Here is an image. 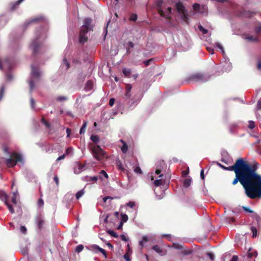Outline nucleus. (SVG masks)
<instances>
[{
    "label": "nucleus",
    "instance_id": "c756f323",
    "mask_svg": "<svg viewBox=\"0 0 261 261\" xmlns=\"http://www.w3.org/2000/svg\"><path fill=\"white\" fill-rule=\"evenodd\" d=\"M191 183V179L190 178H187L184 181V186L187 188H188Z\"/></svg>",
    "mask_w": 261,
    "mask_h": 261
},
{
    "label": "nucleus",
    "instance_id": "9d476101",
    "mask_svg": "<svg viewBox=\"0 0 261 261\" xmlns=\"http://www.w3.org/2000/svg\"><path fill=\"white\" fill-rule=\"evenodd\" d=\"M31 74L35 78H39L40 75V73L39 71V69L38 67H34V66H31Z\"/></svg>",
    "mask_w": 261,
    "mask_h": 261
},
{
    "label": "nucleus",
    "instance_id": "f8f14e48",
    "mask_svg": "<svg viewBox=\"0 0 261 261\" xmlns=\"http://www.w3.org/2000/svg\"><path fill=\"white\" fill-rule=\"evenodd\" d=\"M92 248L95 251H99L106 258L107 257V252L105 249L100 248L98 245H96L92 246Z\"/></svg>",
    "mask_w": 261,
    "mask_h": 261
},
{
    "label": "nucleus",
    "instance_id": "dca6fc26",
    "mask_svg": "<svg viewBox=\"0 0 261 261\" xmlns=\"http://www.w3.org/2000/svg\"><path fill=\"white\" fill-rule=\"evenodd\" d=\"M205 255L206 259H210L213 261L215 259V254L212 252H207L205 254Z\"/></svg>",
    "mask_w": 261,
    "mask_h": 261
},
{
    "label": "nucleus",
    "instance_id": "bf43d9fd",
    "mask_svg": "<svg viewBox=\"0 0 261 261\" xmlns=\"http://www.w3.org/2000/svg\"><path fill=\"white\" fill-rule=\"evenodd\" d=\"M152 61H153L152 59H150L149 60L144 61L143 62V63L145 64V66H147L150 64V62H152Z\"/></svg>",
    "mask_w": 261,
    "mask_h": 261
},
{
    "label": "nucleus",
    "instance_id": "0e129e2a",
    "mask_svg": "<svg viewBox=\"0 0 261 261\" xmlns=\"http://www.w3.org/2000/svg\"><path fill=\"white\" fill-rule=\"evenodd\" d=\"M132 86L130 84H127L125 86V90L127 92H130L132 89Z\"/></svg>",
    "mask_w": 261,
    "mask_h": 261
},
{
    "label": "nucleus",
    "instance_id": "3c124183",
    "mask_svg": "<svg viewBox=\"0 0 261 261\" xmlns=\"http://www.w3.org/2000/svg\"><path fill=\"white\" fill-rule=\"evenodd\" d=\"M226 222L229 223H233L235 222V219L233 217H228L226 219Z\"/></svg>",
    "mask_w": 261,
    "mask_h": 261
},
{
    "label": "nucleus",
    "instance_id": "20e7f679",
    "mask_svg": "<svg viewBox=\"0 0 261 261\" xmlns=\"http://www.w3.org/2000/svg\"><path fill=\"white\" fill-rule=\"evenodd\" d=\"M22 156L21 154L14 152L10 155V158L7 159L6 164L8 167H14L17 162H21Z\"/></svg>",
    "mask_w": 261,
    "mask_h": 261
},
{
    "label": "nucleus",
    "instance_id": "b1692460",
    "mask_svg": "<svg viewBox=\"0 0 261 261\" xmlns=\"http://www.w3.org/2000/svg\"><path fill=\"white\" fill-rule=\"evenodd\" d=\"M93 88V83L91 81H88L85 85V89L86 91H90Z\"/></svg>",
    "mask_w": 261,
    "mask_h": 261
},
{
    "label": "nucleus",
    "instance_id": "13d9d810",
    "mask_svg": "<svg viewBox=\"0 0 261 261\" xmlns=\"http://www.w3.org/2000/svg\"><path fill=\"white\" fill-rule=\"evenodd\" d=\"M137 19V15L136 14H133L130 17V20L132 21H136Z\"/></svg>",
    "mask_w": 261,
    "mask_h": 261
},
{
    "label": "nucleus",
    "instance_id": "09e8293b",
    "mask_svg": "<svg viewBox=\"0 0 261 261\" xmlns=\"http://www.w3.org/2000/svg\"><path fill=\"white\" fill-rule=\"evenodd\" d=\"M255 127V123L253 121H249L248 124V128L253 129Z\"/></svg>",
    "mask_w": 261,
    "mask_h": 261
},
{
    "label": "nucleus",
    "instance_id": "9b49d317",
    "mask_svg": "<svg viewBox=\"0 0 261 261\" xmlns=\"http://www.w3.org/2000/svg\"><path fill=\"white\" fill-rule=\"evenodd\" d=\"M176 8L177 12L180 14L187 12L184 6L181 3L179 2L177 3L176 5Z\"/></svg>",
    "mask_w": 261,
    "mask_h": 261
},
{
    "label": "nucleus",
    "instance_id": "680f3d73",
    "mask_svg": "<svg viewBox=\"0 0 261 261\" xmlns=\"http://www.w3.org/2000/svg\"><path fill=\"white\" fill-rule=\"evenodd\" d=\"M57 100L58 101H63V100H67V97L66 96H60L58 97Z\"/></svg>",
    "mask_w": 261,
    "mask_h": 261
},
{
    "label": "nucleus",
    "instance_id": "1a4fd4ad",
    "mask_svg": "<svg viewBox=\"0 0 261 261\" xmlns=\"http://www.w3.org/2000/svg\"><path fill=\"white\" fill-rule=\"evenodd\" d=\"M152 249L158 253L160 255H164L166 254V251L159 245H154Z\"/></svg>",
    "mask_w": 261,
    "mask_h": 261
},
{
    "label": "nucleus",
    "instance_id": "423d86ee",
    "mask_svg": "<svg viewBox=\"0 0 261 261\" xmlns=\"http://www.w3.org/2000/svg\"><path fill=\"white\" fill-rule=\"evenodd\" d=\"M207 80V79L205 77L204 74L202 73H195L191 75L188 81H193L195 82H205Z\"/></svg>",
    "mask_w": 261,
    "mask_h": 261
},
{
    "label": "nucleus",
    "instance_id": "603ef678",
    "mask_svg": "<svg viewBox=\"0 0 261 261\" xmlns=\"http://www.w3.org/2000/svg\"><path fill=\"white\" fill-rule=\"evenodd\" d=\"M39 18H34V19H32L31 20H30V21H29L27 24H26V25L27 27L29 26L30 24H32V23L33 22H37L39 20Z\"/></svg>",
    "mask_w": 261,
    "mask_h": 261
},
{
    "label": "nucleus",
    "instance_id": "e433bc0d",
    "mask_svg": "<svg viewBox=\"0 0 261 261\" xmlns=\"http://www.w3.org/2000/svg\"><path fill=\"white\" fill-rule=\"evenodd\" d=\"M17 195V192H13L12 197L11 198L12 202L14 204H16V203H17V201H16Z\"/></svg>",
    "mask_w": 261,
    "mask_h": 261
},
{
    "label": "nucleus",
    "instance_id": "393cba45",
    "mask_svg": "<svg viewBox=\"0 0 261 261\" xmlns=\"http://www.w3.org/2000/svg\"><path fill=\"white\" fill-rule=\"evenodd\" d=\"M251 231L252 233V237L253 238H256L257 236V230L255 227L254 226H251L250 227Z\"/></svg>",
    "mask_w": 261,
    "mask_h": 261
},
{
    "label": "nucleus",
    "instance_id": "4d7b16f0",
    "mask_svg": "<svg viewBox=\"0 0 261 261\" xmlns=\"http://www.w3.org/2000/svg\"><path fill=\"white\" fill-rule=\"evenodd\" d=\"M161 170L159 169H156L155 171V173L158 175H159V177H163L164 175L163 174H161Z\"/></svg>",
    "mask_w": 261,
    "mask_h": 261
},
{
    "label": "nucleus",
    "instance_id": "37998d69",
    "mask_svg": "<svg viewBox=\"0 0 261 261\" xmlns=\"http://www.w3.org/2000/svg\"><path fill=\"white\" fill-rule=\"evenodd\" d=\"M254 14V12H251V11H245L244 12V15L248 17H252Z\"/></svg>",
    "mask_w": 261,
    "mask_h": 261
},
{
    "label": "nucleus",
    "instance_id": "8fccbe9b",
    "mask_svg": "<svg viewBox=\"0 0 261 261\" xmlns=\"http://www.w3.org/2000/svg\"><path fill=\"white\" fill-rule=\"evenodd\" d=\"M193 8L195 11H199L200 9V5L197 3H195L193 5Z\"/></svg>",
    "mask_w": 261,
    "mask_h": 261
},
{
    "label": "nucleus",
    "instance_id": "ddd939ff",
    "mask_svg": "<svg viewBox=\"0 0 261 261\" xmlns=\"http://www.w3.org/2000/svg\"><path fill=\"white\" fill-rule=\"evenodd\" d=\"M193 252L194 251L192 249L184 247V249H182L181 250V253L184 255H189L193 254Z\"/></svg>",
    "mask_w": 261,
    "mask_h": 261
},
{
    "label": "nucleus",
    "instance_id": "338daca9",
    "mask_svg": "<svg viewBox=\"0 0 261 261\" xmlns=\"http://www.w3.org/2000/svg\"><path fill=\"white\" fill-rule=\"evenodd\" d=\"M126 205L131 208H133L135 205V203L133 201H130L128 203H127Z\"/></svg>",
    "mask_w": 261,
    "mask_h": 261
},
{
    "label": "nucleus",
    "instance_id": "052dcab7",
    "mask_svg": "<svg viewBox=\"0 0 261 261\" xmlns=\"http://www.w3.org/2000/svg\"><path fill=\"white\" fill-rule=\"evenodd\" d=\"M20 231L22 232V233L25 234L26 232L27 231V228L24 226H21L20 228Z\"/></svg>",
    "mask_w": 261,
    "mask_h": 261
},
{
    "label": "nucleus",
    "instance_id": "cd10ccee",
    "mask_svg": "<svg viewBox=\"0 0 261 261\" xmlns=\"http://www.w3.org/2000/svg\"><path fill=\"white\" fill-rule=\"evenodd\" d=\"M123 73L126 77H129L131 73V70L128 68H124L122 70Z\"/></svg>",
    "mask_w": 261,
    "mask_h": 261
},
{
    "label": "nucleus",
    "instance_id": "412c9836",
    "mask_svg": "<svg viewBox=\"0 0 261 261\" xmlns=\"http://www.w3.org/2000/svg\"><path fill=\"white\" fill-rule=\"evenodd\" d=\"M116 165L117 168L119 170H121L122 171H124L125 170V168L122 165L121 162L119 160H118L117 161H116Z\"/></svg>",
    "mask_w": 261,
    "mask_h": 261
},
{
    "label": "nucleus",
    "instance_id": "473e14b6",
    "mask_svg": "<svg viewBox=\"0 0 261 261\" xmlns=\"http://www.w3.org/2000/svg\"><path fill=\"white\" fill-rule=\"evenodd\" d=\"M85 193V191L84 189H82L79 191H78L75 197L76 199H79L80 198H81Z\"/></svg>",
    "mask_w": 261,
    "mask_h": 261
},
{
    "label": "nucleus",
    "instance_id": "6e6552de",
    "mask_svg": "<svg viewBox=\"0 0 261 261\" xmlns=\"http://www.w3.org/2000/svg\"><path fill=\"white\" fill-rule=\"evenodd\" d=\"M172 12V8L171 7H168L167 8V13L168 14L166 15L165 12L161 9H159L158 10L159 13L160 14V15L163 17H165L166 19L168 20H170L171 17L170 16V14H171Z\"/></svg>",
    "mask_w": 261,
    "mask_h": 261
},
{
    "label": "nucleus",
    "instance_id": "aec40b11",
    "mask_svg": "<svg viewBox=\"0 0 261 261\" xmlns=\"http://www.w3.org/2000/svg\"><path fill=\"white\" fill-rule=\"evenodd\" d=\"M120 142L123 143V145L121 148V151L123 153H126L128 149L127 145L123 140H120Z\"/></svg>",
    "mask_w": 261,
    "mask_h": 261
},
{
    "label": "nucleus",
    "instance_id": "864d4df0",
    "mask_svg": "<svg viewBox=\"0 0 261 261\" xmlns=\"http://www.w3.org/2000/svg\"><path fill=\"white\" fill-rule=\"evenodd\" d=\"M21 253L24 255H27L28 254V248L27 247H25L21 250Z\"/></svg>",
    "mask_w": 261,
    "mask_h": 261
},
{
    "label": "nucleus",
    "instance_id": "2eb2a0df",
    "mask_svg": "<svg viewBox=\"0 0 261 261\" xmlns=\"http://www.w3.org/2000/svg\"><path fill=\"white\" fill-rule=\"evenodd\" d=\"M97 180H98V177L96 176H92V177L87 176L85 177V179H84V180L87 182L92 181L93 182H96Z\"/></svg>",
    "mask_w": 261,
    "mask_h": 261
},
{
    "label": "nucleus",
    "instance_id": "5fc2aeb1",
    "mask_svg": "<svg viewBox=\"0 0 261 261\" xmlns=\"http://www.w3.org/2000/svg\"><path fill=\"white\" fill-rule=\"evenodd\" d=\"M134 172L136 173L142 174V172L141 168L139 167H136L134 169Z\"/></svg>",
    "mask_w": 261,
    "mask_h": 261
},
{
    "label": "nucleus",
    "instance_id": "5701e85b",
    "mask_svg": "<svg viewBox=\"0 0 261 261\" xmlns=\"http://www.w3.org/2000/svg\"><path fill=\"white\" fill-rule=\"evenodd\" d=\"M246 39L251 42H258V38L256 36H253L252 35H248L246 37Z\"/></svg>",
    "mask_w": 261,
    "mask_h": 261
},
{
    "label": "nucleus",
    "instance_id": "bb28decb",
    "mask_svg": "<svg viewBox=\"0 0 261 261\" xmlns=\"http://www.w3.org/2000/svg\"><path fill=\"white\" fill-rule=\"evenodd\" d=\"M91 140L94 143H97L99 142V138L97 135H92L90 137Z\"/></svg>",
    "mask_w": 261,
    "mask_h": 261
},
{
    "label": "nucleus",
    "instance_id": "a18cd8bd",
    "mask_svg": "<svg viewBox=\"0 0 261 261\" xmlns=\"http://www.w3.org/2000/svg\"><path fill=\"white\" fill-rule=\"evenodd\" d=\"M173 246L175 248L177 249H181V250L184 249V246L180 244H174Z\"/></svg>",
    "mask_w": 261,
    "mask_h": 261
},
{
    "label": "nucleus",
    "instance_id": "2f4dec72",
    "mask_svg": "<svg viewBox=\"0 0 261 261\" xmlns=\"http://www.w3.org/2000/svg\"><path fill=\"white\" fill-rule=\"evenodd\" d=\"M62 65L63 66H65L66 70H67L70 67V64L68 62L66 58L63 59Z\"/></svg>",
    "mask_w": 261,
    "mask_h": 261
},
{
    "label": "nucleus",
    "instance_id": "f257e3e1",
    "mask_svg": "<svg viewBox=\"0 0 261 261\" xmlns=\"http://www.w3.org/2000/svg\"><path fill=\"white\" fill-rule=\"evenodd\" d=\"M217 164L225 170L234 171L235 178L231 184L235 186L239 182L248 197L252 199L261 198V175L257 172V164L252 165L243 158L237 159L232 166L229 167Z\"/></svg>",
    "mask_w": 261,
    "mask_h": 261
},
{
    "label": "nucleus",
    "instance_id": "c85d7f7f",
    "mask_svg": "<svg viewBox=\"0 0 261 261\" xmlns=\"http://www.w3.org/2000/svg\"><path fill=\"white\" fill-rule=\"evenodd\" d=\"M148 241V237L147 236H143L142 240L139 242V245L142 247L144 246V243H145Z\"/></svg>",
    "mask_w": 261,
    "mask_h": 261
},
{
    "label": "nucleus",
    "instance_id": "774afa93",
    "mask_svg": "<svg viewBox=\"0 0 261 261\" xmlns=\"http://www.w3.org/2000/svg\"><path fill=\"white\" fill-rule=\"evenodd\" d=\"M257 109L258 110H261V99L259 100L257 102Z\"/></svg>",
    "mask_w": 261,
    "mask_h": 261
},
{
    "label": "nucleus",
    "instance_id": "0eeeda50",
    "mask_svg": "<svg viewBox=\"0 0 261 261\" xmlns=\"http://www.w3.org/2000/svg\"><path fill=\"white\" fill-rule=\"evenodd\" d=\"M222 259L223 261H225V260H228V261H238V256L237 255H233L231 256L230 253H226L223 255Z\"/></svg>",
    "mask_w": 261,
    "mask_h": 261
},
{
    "label": "nucleus",
    "instance_id": "79ce46f5",
    "mask_svg": "<svg viewBox=\"0 0 261 261\" xmlns=\"http://www.w3.org/2000/svg\"><path fill=\"white\" fill-rule=\"evenodd\" d=\"M198 28L199 31H201L203 34H206L208 33V31L204 29L201 25H198Z\"/></svg>",
    "mask_w": 261,
    "mask_h": 261
},
{
    "label": "nucleus",
    "instance_id": "de8ad7c7",
    "mask_svg": "<svg viewBox=\"0 0 261 261\" xmlns=\"http://www.w3.org/2000/svg\"><path fill=\"white\" fill-rule=\"evenodd\" d=\"M5 88L4 86L1 87L0 89V101L2 99L4 94Z\"/></svg>",
    "mask_w": 261,
    "mask_h": 261
},
{
    "label": "nucleus",
    "instance_id": "4be33fe9",
    "mask_svg": "<svg viewBox=\"0 0 261 261\" xmlns=\"http://www.w3.org/2000/svg\"><path fill=\"white\" fill-rule=\"evenodd\" d=\"M159 179L155 180L154 181V184L155 186L158 187L165 184V181L163 179V177H160Z\"/></svg>",
    "mask_w": 261,
    "mask_h": 261
},
{
    "label": "nucleus",
    "instance_id": "ea45409f",
    "mask_svg": "<svg viewBox=\"0 0 261 261\" xmlns=\"http://www.w3.org/2000/svg\"><path fill=\"white\" fill-rule=\"evenodd\" d=\"M107 232L115 238H117L118 237V236L117 234V233L114 231L113 230H109L107 231Z\"/></svg>",
    "mask_w": 261,
    "mask_h": 261
},
{
    "label": "nucleus",
    "instance_id": "4c0bfd02",
    "mask_svg": "<svg viewBox=\"0 0 261 261\" xmlns=\"http://www.w3.org/2000/svg\"><path fill=\"white\" fill-rule=\"evenodd\" d=\"M84 249V245H79L76 246L75 249V251L77 253H80Z\"/></svg>",
    "mask_w": 261,
    "mask_h": 261
},
{
    "label": "nucleus",
    "instance_id": "7c9ffc66",
    "mask_svg": "<svg viewBox=\"0 0 261 261\" xmlns=\"http://www.w3.org/2000/svg\"><path fill=\"white\" fill-rule=\"evenodd\" d=\"M238 125L236 123H232L229 126V130L231 133H232L234 130L237 127Z\"/></svg>",
    "mask_w": 261,
    "mask_h": 261
},
{
    "label": "nucleus",
    "instance_id": "a878e982",
    "mask_svg": "<svg viewBox=\"0 0 261 261\" xmlns=\"http://www.w3.org/2000/svg\"><path fill=\"white\" fill-rule=\"evenodd\" d=\"M128 46L126 48V54H129L130 53V49L134 47V43L133 42L129 41L127 43Z\"/></svg>",
    "mask_w": 261,
    "mask_h": 261
},
{
    "label": "nucleus",
    "instance_id": "39448f33",
    "mask_svg": "<svg viewBox=\"0 0 261 261\" xmlns=\"http://www.w3.org/2000/svg\"><path fill=\"white\" fill-rule=\"evenodd\" d=\"M41 33L38 35H36V38L32 41L30 45L31 48L33 49V52L34 55L36 54L39 50V48L41 46V42L39 41L40 38Z\"/></svg>",
    "mask_w": 261,
    "mask_h": 261
},
{
    "label": "nucleus",
    "instance_id": "7ed1b4c3",
    "mask_svg": "<svg viewBox=\"0 0 261 261\" xmlns=\"http://www.w3.org/2000/svg\"><path fill=\"white\" fill-rule=\"evenodd\" d=\"M89 149L93 156L98 161H101L106 158V152L99 145L90 144Z\"/></svg>",
    "mask_w": 261,
    "mask_h": 261
},
{
    "label": "nucleus",
    "instance_id": "49530a36",
    "mask_svg": "<svg viewBox=\"0 0 261 261\" xmlns=\"http://www.w3.org/2000/svg\"><path fill=\"white\" fill-rule=\"evenodd\" d=\"M41 122L44 124L46 127L49 128L50 127V124L44 118L41 119Z\"/></svg>",
    "mask_w": 261,
    "mask_h": 261
},
{
    "label": "nucleus",
    "instance_id": "6e6d98bb",
    "mask_svg": "<svg viewBox=\"0 0 261 261\" xmlns=\"http://www.w3.org/2000/svg\"><path fill=\"white\" fill-rule=\"evenodd\" d=\"M38 205L39 206L41 207L43 206L44 205V201L43 200L42 198H39L38 201Z\"/></svg>",
    "mask_w": 261,
    "mask_h": 261
},
{
    "label": "nucleus",
    "instance_id": "e2e57ef3",
    "mask_svg": "<svg viewBox=\"0 0 261 261\" xmlns=\"http://www.w3.org/2000/svg\"><path fill=\"white\" fill-rule=\"evenodd\" d=\"M243 209L246 212L252 213H253V211H252L250 208L243 206Z\"/></svg>",
    "mask_w": 261,
    "mask_h": 261
},
{
    "label": "nucleus",
    "instance_id": "a211bd4d",
    "mask_svg": "<svg viewBox=\"0 0 261 261\" xmlns=\"http://www.w3.org/2000/svg\"><path fill=\"white\" fill-rule=\"evenodd\" d=\"M247 259H251L252 257H256L257 255V252L256 251H251L249 250L247 254Z\"/></svg>",
    "mask_w": 261,
    "mask_h": 261
},
{
    "label": "nucleus",
    "instance_id": "c03bdc74",
    "mask_svg": "<svg viewBox=\"0 0 261 261\" xmlns=\"http://www.w3.org/2000/svg\"><path fill=\"white\" fill-rule=\"evenodd\" d=\"M29 87H30V91L31 92H32L33 89L34 88V83L33 80H30L29 82Z\"/></svg>",
    "mask_w": 261,
    "mask_h": 261
},
{
    "label": "nucleus",
    "instance_id": "69168bd1",
    "mask_svg": "<svg viewBox=\"0 0 261 261\" xmlns=\"http://www.w3.org/2000/svg\"><path fill=\"white\" fill-rule=\"evenodd\" d=\"M120 238L122 241L125 242H127L128 241V238H127L124 234H121L120 236Z\"/></svg>",
    "mask_w": 261,
    "mask_h": 261
},
{
    "label": "nucleus",
    "instance_id": "f3484780",
    "mask_svg": "<svg viewBox=\"0 0 261 261\" xmlns=\"http://www.w3.org/2000/svg\"><path fill=\"white\" fill-rule=\"evenodd\" d=\"M8 195L6 193H5L4 192H0V199L4 201L5 203L8 202Z\"/></svg>",
    "mask_w": 261,
    "mask_h": 261
},
{
    "label": "nucleus",
    "instance_id": "4468645a",
    "mask_svg": "<svg viewBox=\"0 0 261 261\" xmlns=\"http://www.w3.org/2000/svg\"><path fill=\"white\" fill-rule=\"evenodd\" d=\"M131 94L130 93V92L126 91L125 94L124 95V98L125 100H127V103L128 104H130V106H132L133 104L134 103V101H133L132 99H130Z\"/></svg>",
    "mask_w": 261,
    "mask_h": 261
},
{
    "label": "nucleus",
    "instance_id": "c9c22d12",
    "mask_svg": "<svg viewBox=\"0 0 261 261\" xmlns=\"http://www.w3.org/2000/svg\"><path fill=\"white\" fill-rule=\"evenodd\" d=\"M86 126H87V122H85L84 123V124H83L82 127L80 129V134L85 133V132L86 131Z\"/></svg>",
    "mask_w": 261,
    "mask_h": 261
},
{
    "label": "nucleus",
    "instance_id": "72a5a7b5",
    "mask_svg": "<svg viewBox=\"0 0 261 261\" xmlns=\"http://www.w3.org/2000/svg\"><path fill=\"white\" fill-rule=\"evenodd\" d=\"M20 4H17V1L15 2H14V3H12L11 4H10V6H11V11H14L18 7V6Z\"/></svg>",
    "mask_w": 261,
    "mask_h": 261
},
{
    "label": "nucleus",
    "instance_id": "f03ea898",
    "mask_svg": "<svg viewBox=\"0 0 261 261\" xmlns=\"http://www.w3.org/2000/svg\"><path fill=\"white\" fill-rule=\"evenodd\" d=\"M92 20L90 18H86L84 19V24L81 27L79 33V42L80 43L84 44L87 41V34L89 31H92Z\"/></svg>",
    "mask_w": 261,
    "mask_h": 261
},
{
    "label": "nucleus",
    "instance_id": "f704fd0d",
    "mask_svg": "<svg viewBox=\"0 0 261 261\" xmlns=\"http://www.w3.org/2000/svg\"><path fill=\"white\" fill-rule=\"evenodd\" d=\"M182 19L186 23L188 22V15L187 14V12L181 14Z\"/></svg>",
    "mask_w": 261,
    "mask_h": 261
},
{
    "label": "nucleus",
    "instance_id": "6ab92c4d",
    "mask_svg": "<svg viewBox=\"0 0 261 261\" xmlns=\"http://www.w3.org/2000/svg\"><path fill=\"white\" fill-rule=\"evenodd\" d=\"M44 224V221L41 217L37 218V225L39 229H41L43 228V225Z\"/></svg>",
    "mask_w": 261,
    "mask_h": 261
},
{
    "label": "nucleus",
    "instance_id": "a19ab883",
    "mask_svg": "<svg viewBox=\"0 0 261 261\" xmlns=\"http://www.w3.org/2000/svg\"><path fill=\"white\" fill-rule=\"evenodd\" d=\"M5 204L7 206L10 212L11 213V214H13L14 213V210L13 208V206L12 205H11L9 202H7V203H5Z\"/></svg>",
    "mask_w": 261,
    "mask_h": 261
},
{
    "label": "nucleus",
    "instance_id": "58836bf2",
    "mask_svg": "<svg viewBox=\"0 0 261 261\" xmlns=\"http://www.w3.org/2000/svg\"><path fill=\"white\" fill-rule=\"evenodd\" d=\"M121 222L124 223L126 222L128 220V216L125 214H121Z\"/></svg>",
    "mask_w": 261,
    "mask_h": 261
}]
</instances>
